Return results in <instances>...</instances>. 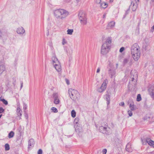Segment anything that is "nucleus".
<instances>
[{
	"label": "nucleus",
	"mask_w": 154,
	"mask_h": 154,
	"mask_svg": "<svg viewBox=\"0 0 154 154\" xmlns=\"http://www.w3.org/2000/svg\"><path fill=\"white\" fill-rule=\"evenodd\" d=\"M132 110H128V115H129V116H131L132 115L133 113L132 112Z\"/></svg>",
	"instance_id": "nucleus-36"
},
{
	"label": "nucleus",
	"mask_w": 154,
	"mask_h": 154,
	"mask_svg": "<svg viewBox=\"0 0 154 154\" xmlns=\"http://www.w3.org/2000/svg\"><path fill=\"white\" fill-rule=\"evenodd\" d=\"M113 1L114 0H109L110 2L112 3L113 2Z\"/></svg>",
	"instance_id": "nucleus-49"
},
{
	"label": "nucleus",
	"mask_w": 154,
	"mask_h": 154,
	"mask_svg": "<svg viewBox=\"0 0 154 154\" xmlns=\"http://www.w3.org/2000/svg\"><path fill=\"white\" fill-rule=\"evenodd\" d=\"M109 73L111 75V78H112L114 75L115 74V72L113 71H112L111 70H109Z\"/></svg>",
	"instance_id": "nucleus-31"
},
{
	"label": "nucleus",
	"mask_w": 154,
	"mask_h": 154,
	"mask_svg": "<svg viewBox=\"0 0 154 154\" xmlns=\"http://www.w3.org/2000/svg\"><path fill=\"white\" fill-rule=\"evenodd\" d=\"M107 152V150L106 149H103L102 151V152L103 154H106Z\"/></svg>",
	"instance_id": "nucleus-38"
},
{
	"label": "nucleus",
	"mask_w": 154,
	"mask_h": 154,
	"mask_svg": "<svg viewBox=\"0 0 154 154\" xmlns=\"http://www.w3.org/2000/svg\"><path fill=\"white\" fill-rule=\"evenodd\" d=\"M107 83L108 80L107 79H105L104 80L101 86L97 88V91L100 93H102L104 91L106 88Z\"/></svg>",
	"instance_id": "nucleus-7"
},
{
	"label": "nucleus",
	"mask_w": 154,
	"mask_h": 154,
	"mask_svg": "<svg viewBox=\"0 0 154 154\" xmlns=\"http://www.w3.org/2000/svg\"><path fill=\"white\" fill-rule=\"evenodd\" d=\"M1 100L3 102V103L5 105H7L8 104L7 101L5 100V99H3Z\"/></svg>",
	"instance_id": "nucleus-35"
},
{
	"label": "nucleus",
	"mask_w": 154,
	"mask_h": 154,
	"mask_svg": "<svg viewBox=\"0 0 154 154\" xmlns=\"http://www.w3.org/2000/svg\"><path fill=\"white\" fill-rule=\"evenodd\" d=\"M94 2L97 4H100L101 2V0H94Z\"/></svg>",
	"instance_id": "nucleus-34"
},
{
	"label": "nucleus",
	"mask_w": 154,
	"mask_h": 154,
	"mask_svg": "<svg viewBox=\"0 0 154 154\" xmlns=\"http://www.w3.org/2000/svg\"><path fill=\"white\" fill-rule=\"evenodd\" d=\"M42 150L41 149H39L38 152V154H42Z\"/></svg>",
	"instance_id": "nucleus-40"
},
{
	"label": "nucleus",
	"mask_w": 154,
	"mask_h": 154,
	"mask_svg": "<svg viewBox=\"0 0 154 154\" xmlns=\"http://www.w3.org/2000/svg\"><path fill=\"white\" fill-rule=\"evenodd\" d=\"M141 100V98L140 94H139L137 95V101H140Z\"/></svg>",
	"instance_id": "nucleus-29"
},
{
	"label": "nucleus",
	"mask_w": 154,
	"mask_h": 154,
	"mask_svg": "<svg viewBox=\"0 0 154 154\" xmlns=\"http://www.w3.org/2000/svg\"><path fill=\"white\" fill-rule=\"evenodd\" d=\"M119 105L120 106H123L124 105V103L123 102H121L119 103Z\"/></svg>",
	"instance_id": "nucleus-42"
},
{
	"label": "nucleus",
	"mask_w": 154,
	"mask_h": 154,
	"mask_svg": "<svg viewBox=\"0 0 154 154\" xmlns=\"http://www.w3.org/2000/svg\"><path fill=\"white\" fill-rule=\"evenodd\" d=\"M108 6V4L105 2H101L100 4V7L101 8L105 9Z\"/></svg>",
	"instance_id": "nucleus-19"
},
{
	"label": "nucleus",
	"mask_w": 154,
	"mask_h": 154,
	"mask_svg": "<svg viewBox=\"0 0 154 154\" xmlns=\"http://www.w3.org/2000/svg\"><path fill=\"white\" fill-rule=\"evenodd\" d=\"M2 115H0V119L1 118V117H2Z\"/></svg>",
	"instance_id": "nucleus-52"
},
{
	"label": "nucleus",
	"mask_w": 154,
	"mask_h": 154,
	"mask_svg": "<svg viewBox=\"0 0 154 154\" xmlns=\"http://www.w3.org/2000/svg\"><path fill=\"white\" fill-rule=\"evenodd\" d=\"M142 142L143 143V144H145L144 143V141H146V143H147L148 144L150 145V146L154 148V141H153L152 140L148 139H146V140H142Z\"/></svg>",
	"instance_id": "nucleus-12"
},
{
	"label": "nucleus",
	"mask_w": 154,
	"mask_h": 154,
	"mask_svg": "<svg viewBox=\"0 0 154 154\" xmlns=\"http://www.w3.org/2000/svg\"><path fill=\"white\" fill-rule=\"evenodd\" d=\"M51 110L54 113H57L58 112L57 109L54 107H52L51 108Z\"/></svg>",
	"instance_id": "nucleus-33"
},
{
	"label": "nucleus",
	"mask_w": 154,
	"mask_h": 154,
	"mask_svg": "<svg viewBox=\"0 0 154 154\" xmlns=\"http://www.w3.org/2000/svg\"><path fill=\"white\" fill-rule=\"evenodd\" d=\"M54 14L57 19L63 20L68 16L69 13L64 9H59L54 10Z\"/></svg>",
	"instance_id": "nucleus-3"
},
{
	"label": "nucleus",
	"mask_w": 154,
	"mask_h": 154,
	"mask_svg": "<svg viewBox=\"0 0 154 154\" xmlns=\"http://www.w3.org/2000/svg\"><path fill=\"white\" fill-rule=\"evenodd\" d=\"M80 0H76V1L79 2Z\"/></svg>",
	"instance_id": "nucleus-51"
},
{
	"label": "nucleus",
	"mask_w": 154,
	"mask_h": 154,
	"mask_svg": "<svg viewBox=\"0 0 154 154\" xmlns=\"http://www.w3.org/2000/svg\"><path fill=\"white\" fill-rule=\"evenodd\" d=\"M115 22L114 21H111L110 22L107 26L108 29H111L112 28L115 26Z\"/></svg>",
	"instance_id": "nucleus-20"
},
{
	"label": "nucleus",
	"mask_w": 154,
	"mask_h": 154,
	"mask_svg": "<svg viewBox=\"0 0 154 154\" xmlns=\"http://www.w3.org/2000/svg\"><path fill=\"white\" fill-rule=\"evenodd\" d=\"M149 94L151 97L154 99V90H152L151 91L150 89H149Z\"/></svg>",
	"instance_id": "nucleus-25"
},
{
	"label": "nucleus",
	"mask_w": 154,
	"mask_h": 154,
	"mask_svg": "<svg viewBox=\"0 0 154 154\" xmlns=\"http://www.w3.org/2000/svg\"><path fill=\"white\" fill-rule=\"evenodd\" d=\"M110 128L108 127L107 123H105L104 124H102L101 126L99 127V130L101 132L104 134H108Z\"/></svg>",
	"instance_id": "nucleus-6"
},
{
	"label": "nucleus",
	"mask_w": 154,
	"mask_h": 154,
	"mask_svg": "<svg viewBox=\"0 0 154 154\" xmlns=\"http://www.w3.org/2000/svg\"><path fill=\"white\" fill-rule=\"evenodd\" d=\"M139 2V0H133L131 1L130 7L133 11H135L138 8Z\"/></svg>",
	"instance_id": "nucleus-8"
},
{
	"label": "nucleus",
	"mask_w": 154,
	"mask_h": 154,
	"mask_svg": "<svg viewBox=\"0 0 154 154\" xmlns=\"http://www.w3.org/2000/svg\"><path fill=\"white\" fill-rule=\"evenodd\" d=\"M25 32L24 29L22 27H19L17 29V32L18 34H23Z\"/></svg>",
	"instance_id": "nucleus-16"
},
{
	"label": "nucleus",
	"mask_w": 154,
	"mask_h": 154,
	"mask_svg": "<svg viewBox=\"0 0 154 154\" xmlns=\"http://www.w3.org/2000/svg\"><path fill=\"white\" fill-rule=\"evenodd\" d=\"M104 97L107 101V103L108 105L109 104L110 102V96L108 94H106L105 95Z\"/></svg>",
	"instance_id": "nucleus-23"
},
{
	"label": "nucleus",
	"mask_w": 154,
	"mask_h": 154,
	"mask_svg": "<svg viewBox=\"0 0 154 154\" xmlns=\"http://www.w3.org/2000/svg\"><path fill=\"white\" fill-rule=\"evenodd\" d=\"M124 65L128 64L129 66H131L133 63L132 60L129 58L125 59L123 61Z\"/></svg>",
	"instance_id": "nucleus-13"
},
{
	"label": "nucleus",
	"mask_w": 154,
	"mask_h": 154,
	"mask_svg": "<svg viewBox=\"0 0 154 154\" xmlns=\"http://www.w3.org/2000/svg\"><path fill=\"white\" fill-rule=\"evenodd\" d=\"M71 116L73 117L74 118L76 116V112L74 110H73L71 112Z\"/></svg>",
	"instance_id": "nucleus-28"
},
{
	"label": "nucleus",
	"mask_w": 154,
	"mask_h": 154,
	"mask_svg": "<svg viewBox=\"0 0 154 154\" xmlns=\"http://www.w3.org/2000/svg\"><path fill=\"white\" fill-rule=\"evenodd\" d=\"M152 2H154V0H151Z\"/></svg>",
	"instance_id": "nucleus-53"
},
{
	"label": "nucleus",
	"mask_w": 154,
	"mask_h": 154,
	"mask_svg": "<svg viewBox=\"0 0 154 154\" xmlns=\"http://www.w3.org/2000/svg\"><path fill=\"white\" fill-rule=\"evenodd\" d=\"M67 43V42L66 40L64 38H63L62 39V44L63 45L66 44Z\"/></svg>",
	"instance_id": "nucleus-32"
},
{
	"label": "nucleus",
	"mask_w": 154,
	"mask_h": 154,
	"mask_svg": "<svg viewBox=\"0 0 154 154\" xmlns=\"http://www.w3.org/2000/svg\"><path fill=\"white\" fill-rule=\"evenodd\" d=\"M131 77H134L135 78H137L138 75L137 72L135 70H132L131 72Z\"/></svg>",
	"instance_id": "nucleus-17"
},
{
	"label": "nucleus",
	"mask_w": 154,
	"mask_h": 154,
	"mask_svg": "<svg viewBox=\"0 0 154 154\" xmlns=\"http://www.w3.org/2000/svg\"><path fill=\"white\" fill-rule=\"evenodd\" d=\"M5 70V67L4 65L2 64L0 65V75Z\"/></svg>",
	"instance_id": "nucleus-22"
},
{
	"label": "nucleus",
	"mask_w": 154,
	"mask_h": 154,
	"mask_svg": "<svg viewBox=\"0 0 154 154\" xmlns=\"http://www.w3.org/2000/svg\"><path fill=\"white\" fill-rule=\"evenodd\" d=\"M68 93L70 97L73 100L77 99L79 95V93L77 91L72 88L69 89Z\"/></svg>",
	"instance_id": "nucleus-5"
},
{
	"label": "nucleus",
	"mask_w": 154,
	"mask_h": 154,
	"mask_svg": "<svg viewBox=\"0 0 154 154\" xmlns=\"http://www.w3.org/2000/svg\"><path fill=\"white\" fill-rule=\"evenodd\" d=\"M2 35V33L1 31H0V38H1Z\"/></svg>",
	"instance_id": "nucleus-47"
},
{
	"label": "nucleus",
	"mask_w": 154,
	"mask_h": 154,
	"mask_svg": "<svg viewBox=\"0 0 154 154\" xmlns=\"http://www.w3.org/2000/svg\"><path fill=\"white\" fill-rule=\"evenodd\" d=\"M106 13H105L103 15V18H106Z\"/></svg>",
	"instance_id": "nucleus-45"
},
{
	"label": "nucleus",
	"mask_w": 154,
	"mask_h": 154,
	"mask_svg": "<svg viewBox=\"0 0 154 154\" xmlns=\"http://www.w3.org/2000/svg\"><path fill=\"white\" fill-rule=\"evenodd\" d=\"M131 54L133 59L136 61L139 59L140 54V48L137 43L134 44L131 47Z\"/></svg>",
	"instance_id": "nucleus-2"
},
{
	"label": "nucleus",
	"mask_w": 154,
	"mask_h": 154,
	"mask_svg": "<svg viewBox=\"0 0 154 154\" xmlns=\"http://www.w3.org/2000/svg\"><path fill=\"white\" fill-rule=\"evenodd\" d=\"M66 81L67 84V85L69 84V80L67 79H66Z\"/></svg>",
	"instance_id": "nucleus-44"
},
{
	"label": "nucleus",
	"mask_w": 154,
	"mask_h": 154,
	"mask_svg": "<svg viewBox=\"0 0 154 154\" xmlns=\"http://www.w3.org/2000/svg\"><path fill=\"white\" fill-rule=\"evenodd\" d=\"M100 68H98L97 71V72L99 73L100 71Z\"/></svg>",
	"instance_id": "nucleus-46"
},
{
	"label": "nucleus",
	"mask_w": 154,
	"mask_h": 154,
	"mask_svg": "<svg viewBox=\"0 0 154 154\" xmlns=\"http://www.w3.org/2000/svg\"><path fill=\"white\" fill-rule=\"evenodd\" d=\"M20 103L18 101L17 102V109L16 113L17 115L19 117V119H21V117L22 116V111L20 107Z\"/></svg>",
	"instance_id": "nucleus-9"
},
{
	"label": "nucleus",
	"mask_w": 154,
	"mask_h": 154,
	"mask_svg": "<svg viewBox=\"0 0 154 154\" xmlns=\"http://www.w3.org/2000/svg\"><path fill=\"white\" fill-rule=\"evenodd\" d=\"M67 34L69 35H72L73 32V29H68L67 31Z\"/></svg>",
	"instance_id": "nucleus-27"
},
{
	"label": "nucleus",
	"mask_w": 154,
	"mask_h": 154,
	"mask_svg": "<svg viewBox=\"0 0 154 154\" xmlns=\"http://www.w3.org/2000/svg\"><path fill=\"white\" fill-rule=\"evenodd\" d=\"M112 38L108 37L105 39L101 47L100 53L103 55L106 54L109 51L111 48Z\"/></svg>",
	"instance_id": "nucleus-1"
},
{
	"label": "nucleus",
	"mask_w": 154,
	"mask_h": 154,
	"mask_svg": "<svg viewBox=\"0 0 154 154\" xmlns=\"http://www.w3.org/2000/svg\"><path fill=\"white\" fill-rule=\"evenodd\" d=\"M53 96L54 98V103L56 104H58L60 101L58 98V94L57 93H54L53 94Z\"/></svg>",
	"instance_id": "nucleus-11"
},
{
	"label": "nucleus",
	"mask_w": 154,
	"mask_h": 154,
	"mask_svg": "<svg viewBox=\"0 0 154 154\" xmlns=\"http://www.w3.org/2000/svg\"><path fill=\"white\" fill-rule=\"evenodd\" d=\"M53 66L59 73L61 74V73L62 69L61 66L60 62L54 64L53 65Z\"/></svg>",
	"instance_id": "nucleus-10"
},
{
	"label": "nucleus",
	"mask_w": 154,
	"mask_h": 154,
	"mask_svg": "<svg viewBox=\"0 0 154 154\" xmlns=\"http://www.w3.org/2000/svg\"><path fill=\"white\" fill-rule=\"evenodd\" d=\"M79 121V118L76 117V118L74 120V123L77 124L78 123Z\"/></svg>",
	"instance_id": "nucleus-37"
},
{
	"label": "nucleus",
	"mask_w": 154,
	"mask_h": 154,
	"mask_svg": "<svg viewBox=\"0 0 154 154\" xmlns=\"http://www.w3.org/2000/svg\"><path fill=\"white\" fill-rule=\"evenodd\" d=\"M23 82H21V86H20V90L23 87Z\"/></svg>",
	"instance_id": "nucleus-43"
},
{
	"label": "nucleus",
	"mask_w": 154,
	"mask_h": 154,
	"mask_svg": "<svg viewBox=\"0 0 154 154\" xmlns=\"http://www.w3.org/2000/svg\"><path fill=\"white\" fill-rule=\"evenodd\" d=\"M78 16L81 24L83 26L86 25L87 23V18L85 14L81 11L79 13Z\"/></svg>",
	"instance_id": "nucleus-4"
},
{
	"label": "nucleus",
	"mask_w": 154,
	"mask_h": 154,
	"mask_svg": "<svg viewBox=\"0 0 154 154\" xmlns=\"http://www.w3.org/2000/svg\"><path fill=\"white\" fill-rule=\"evenodd\" d=\"M131 77V80L129 82H132L133 84H136V82L137 81V78H135L134 77Z\"/></svg>",
	"instance_id": "nucleus-24"
},
{
	"label": "nucleus",
	"mask_w": 154,
	"mask_h": 154,
	"mask_svg": "<svg viewBox=\"0 0 154 154\" xmlns=\"http://www.w3.org/2000/svg\"><path fill=\"white\" fill-rule=\"evenodd\" d=\"M5 149L6 151H8L9 150L10 147L9 144L6 143L5 145Z\"/></svg>",
	"instance_id": "nucleus-30"
},
{
	"label": "nucleus",
	"mask_w": 154,
	"mask_h": 154,
	"mask_svg": "<svg viewBox=\"0 0 154 154\" xmlns=\"http://www.w3.org/2000/svg\"><path fill=\"white\" fill-rule=\"evenodd\" d=\"M14 135V133L13 131H11L8 134V137L9 138H11L13 137Z\"/></svg>",
	"instance_id": "nucleus-26"
},
{
	"label": "nucleus",
	"mask_w": 154,
	"mask_h": 154,
	"mask_svg": "<svg viewBox=\"0 0 154 154\" xmlns=\"http://www.w3.org/2000/svg\"><path fill=\"white\" fill-rule=\"evenodd\" d=\"M25 116L26 117V119H27L28 118V115L27 114H26Z\"/></svg>",
	"instance_id": "nucleus-48"
},
{
	"label": "nucleus",
	"mask_w": 154,
	"mask_h": 154,
	"mask_svg": "<svg viewBox=\"0 0 154 154\" xmlns=\"http://www.w3.org/2000/svg\"><path fill=\"white\" fill-rule=\"evenodd\" d=\"M23 108L24 109H26V107H23Z\"/></svg>",
	"instance_id": "nucleus-50"
},
{
	"label": "nucleus",
	"mask_w": 154,
	"mask_h": 154,
	"mask_svg": "<svg viewBox=\"0 0 154 154\" xmlns=\"http://www.w3.org/2000/svg\"><path fill=\"white\" fill-rule=\"evenodd\" d=\"M125 50V48L124 47H122L119 50V52H122Z\"/></svg>",
	"instance_id": "nucleus-39"
},
{
	"label": "nucleus",
	"mask_w": 154,
	"mask_h": 154,
	"mask_svg": "<svg viewBox=\"0 0 154 154\" xmlns=\"http://www.w3.org/2000/svg\"><path fill=\"white\" fill-rule=\"evenodd\" d=\"M52 60L53 62V65L55 64L60 63L57 58L55 56H53L52 58Z\"/></svg>",
	"instance_id": "nucleus-21"
},
{
	"label": "nucleus",
	"mask_w": 154,
	"mask_h": 154,
	"mask_svg": "<svg viewBox=\"0 0 154 154\" xmlns=\"http://www.w3.org/2000/svg\"><path fill=\"white\" fill-rule=\"evenodd\" d=\"M35 143L34 140L33 139H30L28 142V148L29 149H31L34 146V144Z\"/></svg>",
	"instance_id": "nucleus-14"
},
{
	"label": "nucleus",
	"mask_w": 154,
	"mask_h": 154,
	"mask_svg": "<svg viewBox=\"0 0 154 154\" xmlns=\"http://www.w3.org/2000/svg\"><path fill=\"white\" fill-rule=\"evenodd\" d=\"M4 111V109L2 107L0 108V113H2Z\"/></svg>",
	"instance_id": "nucleus-41"
},
{
	"label": "nucleus",
	"mask_w": 154,
	"mask_h": 154,
	"mask_svg": "<svg viewBox=\"0 0 154 154\" xmlns=\"http://www.w3.org/2000/svg\"><path fill=\"white\" fill-rule=\"evenodd\" d=\"M126 149L128 152H131L133 149L131 147V144L130 143H128L126 146Z\"/></svg>",
	"instance_id": "nucleus-18"
},
{
	"label": "nucleus",
	"mask_w": 154,
	"mask_h": 154,
	"mask_svg": "<svg viewBox=\"0 0 154 154\" xmlns=\"http://www.w3.org/2000/svg\"><path fill=\"white\" fill-rule=\"evenodd\" d=\"M129 108L131 110H134L135 109V106L134 104V102L132 100L129 101Z\"/></svg>",
	"instance_id": "nucleus-15"
}]
</instances>
